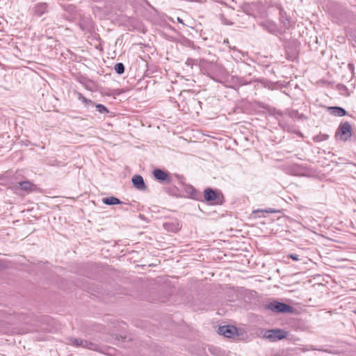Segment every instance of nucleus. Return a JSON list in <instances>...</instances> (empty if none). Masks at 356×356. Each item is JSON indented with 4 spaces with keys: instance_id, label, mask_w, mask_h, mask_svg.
Segmentation results:
<instances>
[{
    "instance_id": "nucleus-11",
    "label": "nucleus",
    "mask_w": 356,
    "mask_h": 356,
    "mask_svg": "<svg viewBox=\"0 0 356 356\" xmlns=\"http://www.w3.org/2000/svg\"><path fill=\"white\" fill-rule=\"evenodd\" d=\"M19 185L21 190L28 193L33 191L35 188V186L29 181H21Z\"/></svg>"
},
{
    "instance_id": "nucleus-21",
    "label": "nucleus",
    "mask_w": 356,
    "mask_h": 356,
    "mask_svg": "<svg viewBox=\"0 0 356 356\" xmlns=\"http://www.w3.org/2000/svg\"><path fill=\"white\" fill-rule=\"evenodd\" d=\"M191 195H193V193H196V191L194 188H191Z\"/></svg>"
},
{
    "instance_id": "nucleus-20",
    "label": "nucleus",
    "mask_w": 356,
    "mask_h": 356,
    "mask_svg": "<svg viewBox=\"0 0 356 356\" xmlns=\"http://www.w3.org/2000/svg\"><path fill=\"white\" fill-rule=\"evenodd\" d=\"M289 257H290L291 259H292L294 261H298L299 260L298 255L296 254H291L289 255Z\"/></svg>"
},
{
    "instance_id": "nucleus-9",
    "label": "nucleus",
    "mask_w": 356,
    "mask_h": 356,
    "mask_svg": "<svg viewBox=\"0 0 356 356\" xmlns=\"http://www.w3.org/2000/svg\"><path fill=\"white\" fill-rule=\"evenodd\" d=\"M132 183L138 190L143 191L146 188L143 178L140 175H134L132 177Z\"/></svg>"
},
{
    "instance_id": "nucleus-15",
    "label": "nucleus",
    "mask_w": 356,
    "mask_h": 356,
    "mask_svg": "<svg viewBox=\"0 0 356 356\" xmlns=\"http://www.w3.org/2000/svg\"><path fill=\"white\" fill-rule=\"evenodd\" d=\"M288 114L289 117L293 120H301L305 118L304 115L301 113H299L298 111L290 110L288 111Z\"/></svg>"
},
{
    "instance_id": "nucleus-2",
    "label": "nucleus",
    "mask_w": 356,
    "mask_h": 356,
    "mask_svg": "<svg viewBox=\"0 0 356 356\" xmlns=\"http://www.w3.org/2000/svg\"><path fill=\"white\" fill-rule=\"evenodd\" d=\"M266 308L275 313H292L293 311V307L290 305L277 300L268 303Z\"/></svg>"
},
{
    "instance_id": "nucleus-14",
    "label": "nucleus",
    "mask_w": 356,
    "mask_h": 356,
    "mask_svg": "<svg viewBox=\"0 0 356 356\" xmlns=\"http://www.w3.org/2000/svg\"><path fill=\"white\" fill-rule=\"evenodd\" d=\"M77 95H78L79 100L82 102V103L84 104L85 106H89L90 105H92V106L95 105L94 102H92L91 99H88L86 98L81 93L78 92Z\"/></svg>"
},
{
    "instance_id": "nucleus-5",
    "label": "nucleus",
    "mask_w": 356,
    "mask_h": 356,
    "mask_svg": "<svg viewBox=\"0 0 356 356\" xmlns=\"http://www.w3.org/2000/svg\"><path fill=\"white\" fill-rule=\"evenodd\" d=\"M204 197L207 202H212L215 204H222V200L220 195L211 188H206L204 191Z\"/></svg>"
},
{
    "instance_id": "nucleus-19",
    "label": "nucleus",
    "mask_w": 356,
    "mask_h": 356,
    "mask_svg": "<svg viewBox=\"0 0 356 356\" xmlns=\"http://www.w3.org/2000/svg\"><path fill=\"white\" fill-rule=\"evenodd\" d=\"M170 226H171V224H170V223H165L164 224V227L166 229H168V230H171V231H173V232H176L178 229V228H175V229L170 228Z\"/></svg>"
},
{
    "instance_id": "nucleus-4",
    "label": "nucleus",
    "mask_w": 356,
    "mask_h": 356,
    "mask_svg": "<svg viewBox=\"0 0 356 356\" xmlns=\"http://www.w3.org/2000/svg\"><path fill=\"white\" fill-rule=\"evenodd\" d=\"M337 135L342 140H347L352 136L351 125L348 122H344L340 124L337 129Z\"/></svg>"
},
{
    "instance_id": "nucleus-10",
    "label": "nucleus",
    "mask_w": 356,
    "mask_h": 356,
    "mask_svg": "<svg viewBox=\"0 0 356 356\" xmlns=\"http://www.w3.org/2000/svg\"><path fill=\"white\" fill-rule=\"evenodd\" d=\"M327 109L330 113L334 116L342 117L346 115V110L341 107L332 106L329 107Z\"/></svg>"
},
{
    "instance_id": "nucleus-22",
    "label": "nucleus",
    "mask_w": 356,
    "mask_h": 356,
    "mask_svg": "<svg viewBox=\"0 0 356 356\" xmlns=\"http://www.w3.org/2000/svg\"><path fill=\"white\" fill-rule=\"evenodd\" d=\"M177 20L180 22V23H182V20L180 19V18H177Z\"/></svg>"
},
{
    "instance_id": "nucleus-8",
    "label": "nucleus",
    "mask_w": 356,
    "mask_h": 356,
    "mask_svg": "<svg viewBox=\"0 0 356 356\" xmlns=\"http://www.w3.org/2000/svg\"><path fill=\"white\" fill-rule=\"evenodd\" d=\"M153 175L154 177L161 181H165L166 183H170L171 179L168 175L162 170L156 169L153 171Z\"/></svg>"
},
{
    "instance_id": "nucleus-17",
    "label": "nucleus",
    "mask_w": 356,
    "mask_h": 356,
    "mask_svg": "<svg viewBox=\"0 0 356 356\" xmlns=\"http://www.w3.org/2000/svg\"><path fill=\"white\" fill-rule=\"evenodd\" d=\"M97 111L100 113H108V111L107 108L103 104H98L95 105Z\"/></svg>"
},
{
    "instance_id": "nucleus-7",
    "label": "nucleus",
    "mask_w": 356,
    "mask_h": 356,
    "mask_svg": "<svg viewBox=\"0 0 356 356\" xmlns=\"http://www.w3.org/2000/svg\"><path fill=\"white\" fill-rule=\"evenodd\" d=\"M47 3H38L33 7L32 12L35 15L40 17L47 12Z\"/></svg>"
},
{
    "instance_id": "nucleus-12",
    "label": "nucleus",
    "mask_w": 356,
    "mask_h": 356,
    "mask_svg": "<svg viewBox=\"0 0 356 356\" xmlns=\"http://www.w3.org/2000/svg\"><path fill=\"white\" fill-rule=\"evenodd\" d=\"M280 21H281L282 24H283V26L285 29L289 28V26H291V22H290L289 19L287 17V16L286 15V13L282 9H280Z\"/></svg>"
},
{
    "instance_id": "nucleus-6",
    "label": "nucleus",
    "mask_w": 356,
    "mask_h": 356,
    "mask_svg": "<svg viewBox=\"0 0 356 356\" xmlns=\"http://www.w3.org/2000/svg\"><path fill=\"white\" fill-rule=\"evenodd\" d=\"M236 332V328L234 326L223 325L218 327V333L226 337H232Z\"/></svg>"
},
{
    "instance_id": "nucleus-16",
    "label": "nucleus",
    "mask_w": 356,
    "mask_h": 356,
    "mask_svg": "<svg viewBox=\"0 0 356 356\" xmlns=\"http://www.w3.org/2000/svg\"><path fill=\"white\" fill-rule=\"evenodd\" d=\"M115 71L119 74H122L124 72V66L122 63H117L114 67Z\"/></svg>"
},
{
    "instance_id": "nucleus-1",
    "label": "nucleus",
    "mask_w": 356,
    "mask_h": 356,
    "mask_svg": "<svg viewBox=\"0 0 356 356\" xmlns=\"http://www.w3.org/2000/svg\"><path fill=\"white\" fill-rule=\"evenodd\" d=\"M67 343L76 348L82 347L83 348H87L88 350H95L97 352H102V349L97 344L89 341L82 340L78 338H69L67 339Z\"/></svg>"
},
{
    "instance_id": "nucleus-18",
    "label": "nucleus",
    "mask_w": 356,
    "mask_h": 356,
    "mask_svg": "<svg viewBox=\"0 0 356 356\" xmlns=\"http://www.w3.org/2000/svg\"><path fill=\"white\" fill-rule=\"evenodd\" d=\"M328 138V136L326 135V134H323V135H319V136H316L315 138H314V140L316 141H322V140H327Z\"/></svg>"
},
{
    "instance_id": "nucleus-13",
    "label": "nucleus",
    "mask_w": 356,
    "mask_h": 356,
    "mask_svg": "<svg viewBox=\"0 0 356 356\" xmlns=\"http://www.w3.org/2000/svg\"><path fill=\"white\" fill-rule=\"evenodd\" d=\"M102 202L107 205H115L122 203V202L118 198L115 197H105L102 200Z\"/></svg>"
},
{
    "instance_id": "nucleus-3",
    "label": "nucleus",
    "mask_w": 356,
    "mask_h": 356,
    "mask_svg": "<svg viewBox=\"0 0 356 356\" xmlns=\"http://www.w3.org/2000/svg\"><path fill=\"white\" fill-rule=\"evenodd\" d=\"M287 332L282 329L268 330L265 332L264 337L270 341H277L287 337Z\"/></svg>"
}]
</instances>
